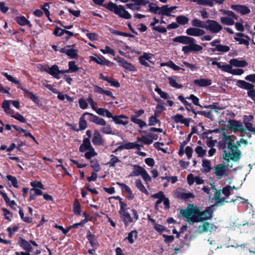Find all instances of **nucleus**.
<instances>
[{"label":"nucleus","mask_w":255,"mask_h":255,"mask_svg":"<svg viewBox=\"0 0 255 255\" xmlns=\"http://www.w3.org/2000/svg\"><path fill=\"white\" fill-rule=\"evenodd\" d=\"M137 234L136 231L133 230L128 234V236L126 238V239L128 241L129 243L132 244L134 242L133 236L134 235V237L136 238L137 237Z\"/></svg>","instance_id":"obj_60"},{"label":"nucleus","mask_w":255,"mask_h":255,"mask_svg":"<svg viewBox=\"0 0 255 255\" xmlns=\"http://www.w3.org/2000/svg\"><path fill=\"white\" fill-rule=\"evenodd\" d=\"M180 213L184 220L189 223H197L211 219L212 218L213 209L212 206H210L202 211L193 204H189L186 209H181Z\"/></svg>","instance_id":"obj_1"},{"label":"nucleus","mask_w":255,"mask_h":255,"mask_svg":"<svg viewBox=\"0 0 255 255\" xmlns=\"http://www.w3.org/2000/svg\"><path fill=\"white\" fill-rule=\"evenodd\" d=\"M140 147H143V146L142 145H140L136 142H129L118 146L117 148V150H123L124 149H131L133 148H136L139 150L140 149Z\"/></svg>","instance_id":"obj_15"},{"label":"nucleus","mask_w":255,"mask_h":255,"mask_svg":"<svg viewBox=\"0 0 255 255\" xmlns=\"http://www.w3.org/2000/svg\"><path fill=\"white\" fill-rule=\"evenodd\" d=\"M236 85L242 89L248 90L253 89L254 86L251 83L246 82L244 80H238L236 82Z\"/></svg>","instance_id":"obj_28"},{"label":"nucleus","mask_w":255,"mask_h":255,"mask_svg":"<svg viewBox=\"0 0 255 255\" xmlns=\"http://www.w3.org/2000/svg\"><path fill=\"white\" fill-rule=\"evenodd\" d=\"M15 21L19 25L21 26H24L26 24L27 19L25 18L24 16L22 15L17 16L15 18Z\"/></svg>","instance_id":"obj_55"},{"label":"nucleus","mask_w":255,"mask_h":255,"mask_svg":"<svg viewBox=\"0 0 255 255\" xmlns=\"http://www.w3.org/2000/svg\"><path fill=\"white\" fill-rule=\"evenodd\" d=\"M119 62H120L121 64V66L124 68L125 69L130 71H134L135 70V67L131 63L128 62L125 59L118 57Z\"/></svg>","instance_id":"obj_22"},{"label":"nucleus","mask_w":255,"mask_h":255,"mask_svg":"<svg viewBox=\"0 0 255 255\" xmlns=\"http://www.w3.org/2000/svg\"><path fill=\"white\" fill-rule=\"evenodd\" d=\"M86 115L88 116V112L84 113L80 118L79 126L80 130H84L87 128V123L85 120V116Z\"/></svg>","instance_id":"obj_31"},{"label":"nucleus","mask_w":255,"mask_h":255,"mask_svg":"<svg viewBox=\"0 0 255 255\" xmlns=\"http://www.w3.org/2000/svg\"><path fill=\"white\" fill-rule=\"evenodd\" d=\"M18 244L21 248L26 252H31L33 250L30 244L22 238H19Z\"/></svg>","instance_id":"obj_21"},{"label":"nucleus","mask_w":255,"mask_h":255,"mask_svg":"<svg viewBox=\"0 0 255 255\" xmlns=\"http://www.w3.org/2000/svg\"><path fill=\"white\" fill-rule=\"evenodd\" d=\"M73 211L75 215L78 216L81 215V205L77 199H75L74 202Z\"/></svg>","instance_id":"obj_37"},{"label":"nucleus","mask_w":255,"mask_h":255,"mask_svg":"<svg viewBox=\"0 0 255 255\" xmlns=\"http://www.w3.org/2000/svg\"><path fill=\"white\" fill-rule=\"evenodd\" d=\"M119 204L120 205V213L122 216L125 223L135 222L138 217L136 210L126 208L127 204L122 201H120Z\"/></svg>","instance_id":"obj_3"},{"label":"nucleus","mask_w":255,"mask_h":255,"mask_svg":"<svg viewBox=\"0 0 255 255\" xmlns=\"http://www.w3.org/2000/svg\"><path fill=\"white\" fill-rule=\"evenodd\" d=\"M202 166L204 167V171L206 173L209 172L211 170L210 161L204 159L202 160Z\"/></svg>","instance_id":"obj_41"},{"label":"nucleus","mask_w":255,"mask_h":255,"mask_svg":"<svg viewBox=\"0 0 255 255\" xmlns=\"http://www.w3.org/2000/svg\"><path fill=\"white\" fill-rule=\"evenodd\" d=\"M97 153L95 152L94 148L89 149L88 151H87L85 153V157L87 159H91L92 157L97 155Z\"/></svg>","instance_id":"obj_56"},{"label":"nucleus","mask_w":255,"mask_h":255,"mask_svg":"<svg viewBox=\"0 0 255 255\" xmlns=\"http://www.w3.org/2000/svg\"><path fill=\"white\" fill-rule=\"evenodd\" d=\"M193 83L196 86L204 87L210 86L212 84V81L209 79L201 78L194 80Z\"/></svg>","instance_id":"obj_23"},{"label":"nucleus","mask_w":255,"mask_h":255,"mask_svg":"<svg viewBox=\"0 0 255 255\" xmlns=\"http://www.w3.org/2000/svg\"><path fill=\"white\" fill-rule=\"evenodd\" d=\"M185 99L192 100L194 105L202 108V106L199 104V98L194 95L191 94L189 97H186Z\"/></svg>","instance_id":"obj_52"},{"label":"nucleus","mask_w":255,"mask_h":255,"mask_svg":"<svg viewBox=\"0 0 255 255\" xmlns=\"http://www.w3.org/2000/svg\"><path fill=\"white\" fill-rule=\"evenodd\" d=\"M92 142L95 145H102L104 141L100 132L97 130L94 131L93 137L92 138Z\"/></svg>","instance_id":"obj_16"},{"label":"nucleus","mask_w":255,"mask_h":255,"mask_svg":"<svg viewBox=\"0 0 255 255\" xmlns=\"http://www.w3.org/2000/svg\"><path fill=\"white\" fill-rule=\"evenodd\" d=\"M104 7L121 18L128 19L131 17L130 14L124 8L122 5H118L116 3L110 1L107 5H105Z\"/></svg>","instance_id":"obj_5"},{"label":"nucleus","mask_w":255,"mask_h":255,"mask_svg":"<svg viewBox=\"0 0 255 255\" xmlns=\"http://www.w3.org/2000/svg\"><path fill=\"white\" fill-rule=\"evenodd\" d=\"M232 153L227 152L226 150H224L223 158L226 161L229 162L230 159L234 161H238L241 157V152L239 150H235L232 151Z\"/></svg>","instance_id":"obj_10"},{"label":"nucleus","mask_w":255,"mask_h":255,"mask_svg":"<svg viewBox=\"0 0 255 255\" xmlns=\"http://www.w3.org/2000/svg\"><path fill=\"white\" fill-rule=\"evenodd\" d=\"M83 225L84 224H73L72 225H71V226L66 228V229H65L62 226L58 225V224H55V225L54 226V228H57V229H59V230H60L62 232V233L64 235H67V234L69 232V231L71 229H73V228L74 229H77V228H79V226H80L83 227Z\"/></svg>","instance_id":"obj_25"},{"label":"nucleus","mask_w":255,"mask_h":255,"mask_svg":"<svg viewBox=\"0 0 255 255\" xmlns=\"http://www.w3.org/2000/svg\"><path fill=\"white\" fill-rule=\"evenodd\" d=\"M94 92L96 93H99L100 94H104L107 96L110 97L113 100H115L116 99V97L114 96L112 92L109 90H106L101 87L97 85H94Z\"/></svg>","instance_id":"obj_17"},{"label":"nucleus","mask_w":255,"mask_h":255,"mask_svg":"<svg viewBox=\"0 0 255 255\" xmlns=\"http://www.w3.org/2000/svg\"><path fill=\"white\" fill-rule=\"evenodd\" d=\"M110 157L111 159L107 163V164L109 165L110 166L115 167L116 163L121 162V160L116 155L112 154Z\"/></svg>","instance_id":"obj_48"},{"label":"nucleus","mask_w":255,"mask_h":255,"mask_svg":"<svg viewBox=\"0 0 255 255\" xmlns=\"http://www.w3.org/2000/svg\"><path fill=\"white\" fill-rule=\"evenodd\" d=\"M226 166L224 164H219L215 167V174L218 178H221L223 176L226 175Z\"/></svg>","instance_id":"obj_18"},{"label":"nucleus","mask_w":255,"mask_h":255,"mask_svg":"<svg viewBox=\"0 0 255 255\" xmlns=\"http://www.w3.org/2000/svg\"><path fill=\"white\" fill-rule=\"evenodd\" d=\"M156 24L153 21L150 23V26H152V29L153 30H155L158 31V32L165 33L166 32V28L163 26H155V25Z\"/></svg>","instance_id":"obj_44"},{"label":"nucleus","mask_w":255,"mask_h":255,"mask_svg":"<svg viewBox=\"0 0 255 255\" xmlns=\"http://www.w3.org/2000/svg\"><path fill=\"white\" fill-rule=\"evenodd\" d=\"M223 28L222 26L215 20L208 19L206 21L205 29L212 33H217Z\"/></svg>","instance_id":"obj_7"},{"label":"nucleus","mask_w":255,"mask_h":255,"mask_svg":"<svg viewBox=\"0 0 255 255\" xmlns=\"http://www.w3.org/2000/svg\"><path fill=\"white\" fill-rule=\"evenodd\" d=\"M158 14L166 15L167 16H174V15H172L169 13L168 5H164L162 6L161 7H160Z\"/></svg>","instance_id":"obj_38"},{"label":"nucleus","mask_w":255,"mask_h":255,"mask_svg":"<svg viewBox=\"0 0 255 255\" xmlns=\"http://www.w3.org/2000/svg\"><path fill=\"white\" fill-rule=\"evenodd\" d=\"M130 120L132 122L138 125L140 128H142L144 127H146L147 126L146 123L144 121L138 119V118L131 117Z\"/></svg>","instance_id":"obj_45"},{"label":"nucleus","mask_w":255,"mask_h":255,"mask_svg":"<svg viewBox=\"0 0 255 255\" xmlns=\"http://www.w3.org/2000/svg\"><path fill=\"white\" fill-rule=\"evenodd\" d=\"M156 124H158L159 126H160L161 122L160 120L157 118L156 113H155L154 115H152L149 118L148 126H155Z\"/></svg>","instance_id":"obj_35"},{"label":"nucleus","mask_w":255,"mask_h":255,"mask_svg":"<svg viewBox=\"0 0 255 255\" xmlns=\"http://www.w3.org/2000/svg\"><path fill=\"white\" fill-rule=\"evenodd\" d=\"M177 196L179 198L184 200H186L189 198H194V194L190 192H179L177 194Z\"/></svg>","instance_id":"obj_32"},{"label":"nucleus","mask_w":255,"mask_h":255,"mask_svg":"<svg viewBox=\"0 0 255 255\" xmlns=\"http://www.w3.org/2000/svg\"><path fill=\"white\" fill-rule=\"evenodd\" d=\"M169 84L170 85L174 88L180 89L183 87V86L181 84H179L176 82L175 79H173L172 77H169L168 78Z\"/></svg>","instance_id":"obj_49"},{"label":"nucleus","mask_w":255,"mask_h":255,"mask_svg":"<svg viewBox=\"0 0 255 255\" xmlns=\"http://www.w3.org/2000/svg\"><path fill=\"white\" fill-rule=\"evenodd\" d=\"M178 99L179 100H180L185 106L186 109L188 111H191L192 109H194L193 106H192L191 104L187 102L185 99V98H184V97L182 95H179L178 97Z\"/></svg>","instance_id":"obj_34"},{"label":"nucleus","mask_w":255,"mask_h":255,"mask_svg":"<svg viewBox=\"0 0 255 255\" xmlns=\"http://www.w3.org/2000/svg\"><path fill=\"white\" fill-rule=\"evenodd\" d=\"M133 170L129 174V177L138 176L141 175L144 170L143 167L138 165H133Z\"/></svg>","instance_id":"obj_29"},{"label":"nucleus","mask_w":255,"mask_h":255,"mask_svg":"<svg viewBox=\"0 0 255 255\" xmlns=\"http://www.w3.org/2000/svg\"><path fill=\"white\" fill-rule=\"evenodd\" d=\"M230 47L227 45H222L221 44L217 45L216 47L214 48H210L209 51L212 52H215L216 51H219L223 53H226L230 50Z\"/></svg>","instance_id":"obj_30"},{"label":"nucleus","mask_w":255,"mask_h":255,"mask_svg":"<svg viewBox=\"0 0 255 255\" xmlns=\"http://www.w3.org/2000/svg\"><path fill=\"white\" fill-rule=\"evenodd\" d=\"M223 138L218 142V147L219 148L226 150L227 142L230 139V135H228L225 131L222 133Z\"/></svg>","instance_id":"obj_20"},{"label":"nucleus","mask_w":255,"mask_h":255,"mask_svg":"<svg viewBox=\"0 0 255 255\" xmlns=\"http://www.w3.org/2000/svg\"><path fill=\"white\" fill-rule=\"evenodd\" d=\"M228 124L229 126V129L234 132L239 131L241 133L245 132L247 133L246 129L244 128L242 123L239 121L229 120L228 121Z\"/></svg>","instance_id":"obj_8"},{"label":"nucleus","mask_w":255,"mask_h":255,"mask_svg":"<svg viewBox=\"0 0 255 255\" xmlns=\"http://www.w3.org/2000/svg\"><path fill=\"white\" fill-rule=\"evenodd\" d=\"M100 51L104 54L108 53L110 54L113 56H115L116 54L115 50L109 46H106L104 49H101Z\"/></svg>","instance_id":"obj_57"},{"label":"nucleus","mask_w":255,"mask_h":255,"mask_svg":"<svg viewBox=\"0 0 255 255\" xmlns=\"http://www.w3.org/2000/svg\"><path fill=\"white\" fill-rule=\"evenodd\" d=\"M12 117L21 123H25L26 122L25 118L18 113H16L15 114L12 115Z\"/></svg>","instance_id":"obj_63"},{"label":"nucleus","mask_w":255,"mask_h":255,"mask_svg":"<svg viewBox=\"0 0 255 255\" xmlns=\"http://www.w3.org/2000/svg\"><path fill=\"white\" fill-rule=\"evenodd\" d=\"M88 120L90 122L94 123L98 125L105 126L106 125V122L104 119L98 117L93 114L88 113Z\"/></svg>","instance_id":"obj_14"},{"label":"nucleus","mask_w":255,"mask_h":255,"mask_svg":"<svg viewBox=\"0 0 255 255\" xmlns=\"http://www.w3.org/2000/svg\"><path fill=\"white\" fill-rule=\"evenodd\" d=\"M154 226L153 227L154 229L160 234L163 232H165L167 231V229L166 227L162 226L161 224H154Z\"/></svg>","instance_id":"obj_61"},{"label":"nucleus","mask_w":255,"mask_h":255,"mask_svg":"<svg viewBox=\"0 0 255 255\" xmlns=\"http://www.w3.org/2000/svg\"><path fill=\"white\" fill-rule=\"evenodd\" d=\"M192 113L195 115L194 118H195L197 114L203 116L207 118H210L211 116V111L207 112L204 111H200L196 112L195 109H192Z\"/></svg>","instance_id":"obj_43"},{"label":"nucleus","mask_w":255,"mask_h":255,"mask_svg":"<svg viewBox=\"0 0 255 255\" xmlns=\"http://www.w3.org/2000/svg\"><path fill=\"white\" fill-rule=\"evenodd\" d=\"M113 33L114 34H116L117 35L123 36L125 37H129L130 38L134 37V35L132 34L120 31L119 30H114Z\"/></svg>","instance_id":"obj_62"},{"label":"nucleus","mask_w":255,"mask_h":255,"mask_svg":"<svg viewBox=\"0 0 255 255\" xmlns=\"http://www.w3.org/2000/svg\"><path fill=\"white\" fill-rule=\"evenodd\" d=\"M6 178L8 181L11 182L12 186L15 188H18L17 180L16 178L10 175L6 176Z\"/></svg>","instance_id":"obj_58"},{"label":"nucleus","mask_w":255,"mask_h":255,"mask_svg":"<svg viewBox=\"0 0 255 255\" xmlns=\"http://www.w3.org/2000/svg\"><path fill=\"white\" fill-rule=\"evenodd\" d=\"M183 119V116L180 114H177L171 117V119L173 120L175 123H181Z\"/></svg>","instance_id":"obj_64"},{"label":"nucleus","mask_w":255,"mask_h":255,"mask_svg":"<svg viewBox=\"0 0 255 255\" xmlns=\"http://www.w3.org/2000/svg\"><path fill=\"white\" fill-rule=\"evenodd\" d=\"M173 41L175 42H178L184 45L182 48V51L185 54H188L190 52H198L201 51L203 49V47L195 43V39L191 37L188 36H178L173 39Z\"/></svg>","instance_id":"obj_2"},{"label":"nucleus","mask_w":255,"mask_h":255,"mask_svg":"<svg viewBox=\"0 0 255 255\" xmlns=\"http://www.w3.org/2000/svg\"><path fill=\"white\" fill-rule=\"evenodd\" d=\"M186 33L189 36H199L205 34V31L200 28L190 27L186 29Z\"/></svg>","instance_id":"obj_13"},{"label":"nucleus","mask_w":255,"mask_h":255,"mask_svg":"<svg viewBox=\"0 0 255 255\" xmlns=\"http://www.w3.org/2000/svg\"><path fill=\"white\" fill-rule=\"evenodd\" d=\"M191 24L193 26L196 28H205L206 21L204 22L197 18H194L191 21Z\"/></svg>","instance_id":"obj_33"},{"label":"nucleus","mask_w":255,"mask_h":255,"mask_svg":"<svg viewBox=\"0 0 255 255\" xmlns=\"http://www.w3.org/2000/svg\"><path fill=\"white\" fill-rule=\"evenodd\" d=\"M217 229V227L215 226L214 224H202V225H199L195 231L193 232L192 235H190L192 232H190L189 234H186L184 237V239L190 241L199 235L203 233H207L208 232L212 233L215 232Z\"/></svg>","instance_id":"obj_4"},{"label":"nucleus","mask_w":255,"mask_h":255,"mask_svg":"<svg viewBox=\"0 0 255 255\" xmlns=\"http://www.w3.org/2000/svg\"><path fill=\"white\" fill-rule=\"evenodd\" d=\"M195 151L199 157H203L206 155L207 152L206 149H203L201 146L199 145L195 148Z\"/></svg>","instance_id":"obj_46"},{"label":"nucleus","mask_w":255,"mask_h":255,"mask_svg":"<svg viewBox=\"0 0 255 255\" xmlns=\"http://www.w3.org/2000/svg\"><path fill=\"white\" fill-rule=\"evenodd\" d=\"M166 65L175 71H178L180 70H182L183 71H185L184 69L181 68L178 66L175 65L174 63L172 61H169L166 64Z\"/></svg>","instance_id":"obj_59"},{"label":"nucleus","mask_w":255,"mask_h":255,"mask_svg":"<svg viewBox=\"0 0 255 255\" xmlns=\"http://www.w3.org/2000/svg\"><path fill=\"white\" fill-rule=\"evenodd\" d=\"M229 63L231 65L238 67H246L248 65L246 60H240L238 59H231Z\"/></svg>","instance_id":"obj_26"},{"label":"nucleus","mask_w":255,"mask_h":255,"mask_svg":"<svg viewBox=\"0 0 255 255\" xmlns=\"http://www.w3.org/2000/svg\"><path fill=\"white\" fill-rule=\"evenodd\" d=\"M177 22L180 25H185L189 21V19L185 15H181L176 17Z\"/></svg>","instance_id":"obj_40"},{"label":"nucleus","mask_w":255,"mask_h":255,"mask_svg":"<svg viewBox=\"0 0 255 255\" xmlns=\"http://www.w3.org/2000/svg\"><path fill=\"white\" fill-rule=\"evenodd\" d=\"M58 70V65L54 64L52 65L51 67H49L48 69V74L52 76L54 78L56 79H59L60 77L57 76V71Z\"/></svg>","instance_id":"obj_36"},{"label":"nucleus","mask_w":255,"mask_h":255,"mask_svg":"<svg viewBox=\"0 0 255 255\" xmlns=\"http://www.w3.org/2000/svg\"><path fill=\"white\" fill-rule=\"evenodd\" d=\"M86 238L93 248L96 247L99 244L95 235L92 234L89 230H87Z\"/></svg>","instance_id":"obj_24"},{"label":"nucleus","mask_w":255,"mask_h":255,"mask_svg":"<svg viewBox=\"0 0 255 255\" xmlns=\"http://www.w3.org/2000/svg\"><path fill=\"white\" fill-rule=\"evenodd\" d=\"M156 4L154 3H149L148 4L149 9L148 10L154 14H158L159 11L160 7L158 6H153V5H156Z\"/></svg>","instance_id":"obj_53"},{"label":"nucleus","mask_w":255,"mask_h":255,"mask_svg":"<svg viewBox=\"0 0 255 255\" xmlns=\"http://www.w3.org/2000/svg\"><path fill=\"white\" fill-rule=\"evenodd\" d=\"M231 8L242 15L248 14L251 11L250 8L245 5L233 4L231 6Z\"/></svg>","instance_id":"obj_12"},{"label":"nucleus","mask_w":255,"mask_h":255,"mask_svg":"<svg viewBox=\"0 0 255 255\" xmlns=\"http://www.w3.org/2000/svg\"><path fill=\"white\" fill-rule=\"evenodd\" d=\"M91 167L95 172H98L100 170V165L97 159H93L90 161Z\"/></svg>","instance_id":"obj_47"},{"label":"nucleus","mask_w":255,"mask_h":255,"mask_svg":"<svg viewBox=\"0 0 255 255\" xmlns=\"http://www.w3.org/2000/svg\"><path fill=\"white\" fill-rule=\"evenodd\" d=\"M75 46V44L71 45H68L61 48L59 51L60 53H65L70 59H77L78 58V50L73 48H70Z\"/></svg>","instance_id":"obj_9"},{"label":"nucleus","mask_w":255,"mask_h":255,"mask_svg":"<svg viewBox=\"0 0 255 255\" xmlns=\"http://www.w3.org/2000/svg\"><path fill=\"white\" fill-rule=\"evenodd\" d=\"M18 87L22 89L24 94H26L25 95V96L29 98L31 101H33V102L35 103V105H36V106H37L38 107H40L42 106V102L41 101L38 96L35 95L32 92L28 91L25 88H22L20 87Z\"/></svg>","instance_id":"obj_11"},{"label":"nucleus","mask_w":255,"mask_h":255,"mask_svg":"<svg viewBox=\"0 0 255 255\" xmlns=\"http://www.w3.org/2000/svg\"><path fill=\"white\" fill-rule=\"evenodd\" d=\"M68 67L69 69L67 70L69 71V73H73L77 72L80 68L78 67L75 65V61H69L68 63Z\"/></svg>","instance_id":"obj_42"},{"label":"nucleus","mask_w":255,"mask_h":255,"mask_svg":"<svg viewBox=\"0 0 255 255\" xmlns=\"http://www.w3.org/2000/svg\"><path fill=\"white\" fill-rule=\"evenodd\" d=\"M99 79L106 81L116 88H119L121 86L120 83L117 81L114 80L113 78H109L104 76L102 73L99 74Z\"/></svg>","instance_id":"obj_19"},{"label":"nucleus","mask_w":255,"mask_h":255,"mask_svg":"<svg viewBox=\"0 0 255 255\" xmlns=\"http://www.w3.org/2000/svg\"><path fill=\"white\" fill-rule=\"evenodd\" d=\"M135 185L136 187L142 193H144L146 194H148V192L142 183L140 179H137L135 181Z\"/></svg>","instance_id":"obj_39"},{"label":"nucleus","mask_w":255,"mask_h":255,"mask_svg":"<svg viewBox=\"0 0 255 255\" xmlns=\"http://www.w3.org/2000/svg\"><path fill=\"white\" fill-rule=\"evenodd\" d=\"M221 22L224 24L232 25L235 23L234 20L229 17H222L221 18Z\"/></svg>","instance_id":"obj_51"},{"label":"nucleus","mask_w":255,"mask_h":255,"mask_svg":"<svg viewBox=\"0 0 255 255\" xmlns=\"http://www.w3.org/2000/svg\"><path fill=\"white\" fill-rule=\"evenodd\" d=\"M154 90L160 95L161 98L165 100L170 98V96L168 94V93L162 91L160 88L158 87L157 86H156Z\"/></svg>","instance_id":"obj_50"},{"label":"nucleus","mask_w":255,"mask_h":255,"mask_svg":"<svg viewBox=\"0 0 255 255\" xmlns=\"http://www.w3.org/2000/svg\"><path fill=\"white\" fill-rule=\"evenodd\" d=\"M98 59L100 60V62L102 64H99L101 65H106L109 67L112 66L114 64V63L111 62L110 61L107 60L104 56H101V57H98Z\"/></svg>","instance_id":"obj_54"},{"label":"nucleus","mask_w":255,"mask_h":255,"mask_svg":"<svg viewBox=\"0 0 255 255\" xmlns=\"http://www.w3.org/2000/svg\"><path fill=\"white\" fill-rule=\"evenodd\" d=\"M93 148L91 145L90 140L89 138H85L83 139V142L79 147V151L84 152L87 150Z\"/></svg>","instance_id":"obj_27"},{"label":"nucleus","mask_w":255,"mask_h":255,"mask_svg":"<svg viewBox=\"0 0 255 255\" xmlns=\"http://www.w3.org/2000/svg\"><path fill=\"white\" fill-rule=\"evenodd\" d=\"M105 116L107 117L113 119V121L117 125H127L128 123V117L124 115L113 116L112 113L107 109H106Z\"/></svg>","instance_id":"obj_6"}]
</instances>
